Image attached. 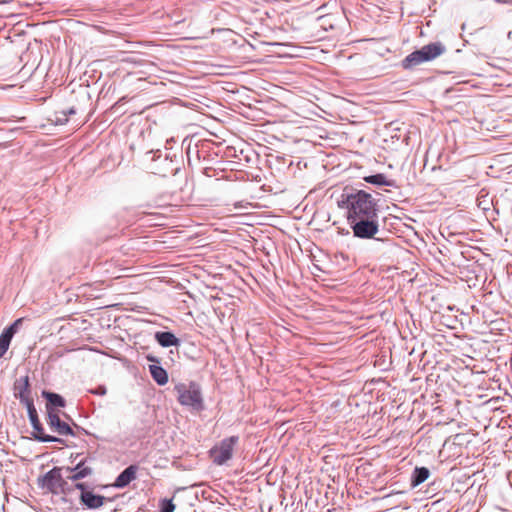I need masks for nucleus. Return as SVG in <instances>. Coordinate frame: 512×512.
Here are the masks:
<instances>
[{
  "label": "nucleus",
  "mask_w": 512,
  "mask_h": 512,
  "mask_svg": "<svg viewBox=\"0 0 512 512\" xmlns=\"http://www.w3.org/2000/svg\"><path fill=\"white\" fill-rule=\"evenodd\" d=\"M338 207L346 211L347 221L378 213L376 200L364 190L343 193L338 200Z\"/></svg>",
  "instance_id": "nucleus-1"
},
{
  "label": "nucleus",
  "mask_w": 512,
  "mask_h": 512,
  "mask_svg": "<svg viewBox=\"0 0 512 512\" xmlns=\"http://www.w3.org/2000/svg\"><path fill=\"white\" fill-rule=\"evenodd\" d=\"M446 47L441 42H432L424 45L418 50L408 54L402 61L401 66L405 70H411L416 66L432 61L444 54Z\"/></svg>",
  "instance_id": "nucleus-2"
},
{
  "label": "nucleus",
  "mask_w": 512,
  "mask_h": 512,
  "mask_svg": "<svg viewBox=\"0 0 512 512\" xmlns=\"http://www.w3.org/2000/svg\"><path fill=\"white\" fill-rule=\"evenodd\" d=\"M174 390L177 393V400L182 406L189 407L197 412L204 410L202 391L198 383H179Z\"/></svg>",
  "instance_id": "nucleus-3"
},
{
  "label": "nucleus",
  "mask_w": 512,
  "mask_h": 512,
  "mask_svg": "<svg viewBox=\"0 0 512 512\" xmlns=\"http://www.w3.org/2000/svg\"><path fill=\"white\" fill-rule=\"evenodd\" d=\"M348 224L352 229L353 235L360 239H371L379 231V216L378 213L369 215V217H360L348 220Z\"/></svg>",
  "instance_id": "nucleus-4"
},
{
  "label": "nucleus",
  "mask_w": 512,
  "mask_h": 512,
  "mask_svg": "<svg viewBox=\"0 0 512 512\" xmlns=\"http://www.w3.org/2000/svg\"><path fill=\"white\" fill-rule=\"evenodd\" d=\"M239 442V436L233 435L222 439L209 450L212 462L217 466L226 464L233 457L234 447Z\"/></svg>",
  "instance_id": "nucleus-5"
},
{
  "label": "nucleus",
  "mask_w": 512,
  "mask_h": 512,
  "mask_svg": "<svg viewBox=\"0 0 512 512\" xmlns=\"http://www.w3.org/2000/svg\"><path fill=\"white\" fill-rule=\"evenodd\" d=\"M66 484V481L62 477L60 467H54L38 478L39 487L53 494H58L63 491Z\"/></svg>",
  "instance_id": "nucleus-6"
},
{
  "label": "nucleus",
  "mask_w": 512,
  "mask_h": 512,
  "mask_svg": "<svg viewBox=\"0 0 512 512\" xmlns=\"http://www.w3.org/2000/svg\"><path fill=\"white\" fill-rule=\"evenodd\" d=\"M25 407L27 408L29 421L34 430V432L32 433V436L35 440H37L39 442H58V443L64 444L63 439L52 436V435L45 434L44 428L39 420L38 413H37L34 403H31Z\"/></svg>",
  "instance_id": "nucleus-7"
},
{
  "label": "nucleus",
  "mask_w": 512,
  "mask_h": 512,
  "mask_svg": "<svg viewBox=\"0 0 512 512\" xmlns=\"http://www.w3.org/2000/svg\"><path fill=\"white\" fill-rule=\"evenodd\" d=\"M30 383L29 377L23 376L18 378L14 383V396L19 399L20 403L24 406H27L31 403H34L33 399L30 396Z\"/></svg>",
  "instance_id": "nucleus-8"
},
{
  "label": "nucleus",
  "mask_w": 512,
  "mask_h": 512,
  "mask_svg": "<svg viewBox=\"0 0 512 512\" xmlns=\"http://www.w3.org/2000/svg\"><path fill=\"white\" fill-rule=\"evenodd\" d=\"M47 424L53 432L61 436L75 435L73 429L66 422L60 419L59 411L47 413Z\"/></svg>",
  "instance_id": "nucleus-9"
},
{
  "label": "nucleus",
  "mask_w": 512,
  "mask_h": 512,
  "mask_svg": "<svg viewBox=\"0 0 512 512\" xmlns=\"http://www.w3.org/2000/svg\"><path fill=\"white\" fill-rule=\"evenodd\" d=\"M42 397L46 399L47 413L57 411V408H63L66 406L65 399L58 393L43 390Z\"/></svg>",
  "instance_id": "nucleus-10"
},
{
  "label": "nucleus",
  "mask_w": 512,
  "mask_h": 512,
  "mask_svg": "<svg viewBox=\"0 0 512 512\" xmlns=\"http://www.w3.org/2000/svg\"><path fill=\"white\" fill-rule=\"evenodd\" d=\"M21 322V319L16 320L9 327L4 329V331L0 335V358L4 356L7 352L11 339L17 331L18 324Z\"/></svg>",
  "instance_id": "nucleus-11"
},
{
  "label": "nucleus",
  "mask_w": 512,
  "mask_h": 512,
  "mask_svg": "<svg viewBox=\"0 0 512 512\" xmlns=\"http://www.w3.org/2000/svg\"><path fill=\"white\" fill-rule=\"evenodd\" d=\"M138 467L136 465H130L125 468L116 478L114 487L124 488L128 486L134 479H136Z\"/></svg>",
  "instance_id": "nucleus-12"
},
{
  "label": "nucleus",
  "mask_w": 512,
  "mask_h": 512,
  "mask_svg": "<svg viewBox=\"0 0 512 512\" xmlns=\"http://www.w3.org/2000/svg\"><path fill=\"white\" fill-rule=\"evenodd\" d=\"M154 338L164 348L180 345V340L170 331H157Z\"/></svg>",
  "instance_id": "nucleus-13"
},
{
  "label": "nucleus",
  "mask_w": 512,
  "mask_h": 512,
  "mask_svg": "<svg viewBox=\"0 0 512 512\" xmlns=\"http://www.w3.org/2000/svg\"><path fill=\"white\" fill-rule=\"evenodd\" d=\"M80 500L83 505L89 509H97L104 503L105 498L102 495L94 494L92 492H82Z\"/></svg>",
  "instance_id": "nucleus-14"
},
{
  "label": "nucleus",
  "mask_w": 512,
  "mask_h": 512,
  "mask_svg": "<svg viewBox=\"0 0 512 512\" xmlns=\"http://www.w3.org/2000/svg\"><path fill=\"white\" fill-rule=\"evenodd\" d=\"M364 180L375 186L397 187L395 180L388 179L384 174L377 173L364 177Z\"/></svg>",
  "instance_id": "nucleus-15"
},
{
  "label": "nucleus",
  "mask_w": 512,
  "mask_h": 512,
  "mask_svg": "<svg viewBox=\"0 0 512 512\" xmlns=\"http://www.w3.org/2000/svg\"><path fill=\"white\" fill-rule=\"evenodd\" d=\"M149 372L153 378V380L158 385H165L168 382V373L167 371L160 365H150Z\"/></svg>",
  "instance_id": "nucleus-16"
},
{
  "label": "nucleus",
  "mask_w": 512,
  "mask_h": 512,
  "mask_svg": "<svg viewBox=\"0 0 512 512\" xmlns=\"http://www.w3.org/2000/svg\"><path fill=\"white\" fill-rule=\"evenodd\" d=\"M430 475V471L426 467H416L411 476V485L416 487L425 482Z\"/></svg>",
  "instance_id": "nucleus-17"
},
{
  "label": "nucleus",
  "mask_w": 512,
  "mask_h": 512,
  "mask_svg": "<svg viewBox=\"0 0 512 512\" xmlns=\"http://www.w3.org/2000/svg\"><path fill=\"white\" fill-rule=\"evenodd\" d=\"M83 464L84 462L81 461L74 468H68V470L74 472V474L69 477L72 481H78L92 474V469L83 467Z\"/></svg>",
  "instance_id": "nucleus-18"
},
{
  "label": "nucleus",
  "mask_w": 512,
  "mask_h": 512,
  "mask_svg": "<svg viewBox=\"0 0 512 512\" xmlns=\"http://www.w3.org/2000/svg\"><path fill=\"white\" fill-rule=\"evenodd\" d=\"M160 512H174L175 505L172 499H163L159 504Z\"/></svg>",
  "instance_id": "nucleus-19"
},
{
  "label": "nucleus",
  "mask_w": 512,
  "mask_h": 512,
  "mask_svg": "<svg viewBox=\"0 0 512 512\" xmlns=\"http://www.w3.org/2000/svg\"><path fill=\"white\" fill-rule=\"evenodd\" d=\"M68 121V117L66 116L65 113H63V111H57L55 113V123L57 125H64L66 124Z\"/></svg>",
  "instance_id": "nucleus-20"
},
{
  "label": "nucleus",
  "mask_w": 512,
  "mask_h": 512,
  "mask_svg": "<svg viewBox=\"0 0 512 512\" xmlns=\"http://www.w3.org/2000/svg\"><path fill=\"white\" fill-rule=\"evenodd\" d=\"M89 392L98 396H104L107 393V389L104 385H99L94 389H90Z\"/></svg>",
  "instance_id": "nucleus-21"
},
{
  "label": "nucleus",
  "mask_w": 512,
  "mask_h": 512,
  "mask_svg": "<svg viewBox=\"0 0 512 512\" xmlns=\"http://www.w3.org/2000/svg\"><path fill=\"white\" fill-rule=\"evenodd\" d=\"M146 359H147L149 362L156 363L155 365H159V363H160L159 358H157L156 356L150 355V354H148V355L146 356Z\"/></svg>",
  "instance_id": "nucleus-22"
},
{
  "label": "nucleus",
  "mask_w": 512,
  "mask_h": 512,
  "mask_svg": "<svg viewBox=\"0 0 512 512\" xmlns=\"http://www.w3.org/2000/svg\"><path fill=\"white\" fill-rule=\"evenodd\" d=\"M62 111H63V113H65V114H66V116H67V117H68L69 115H74V114L76 113V110H75L73 107H71V108H69V109H67V110H62Z\"/></svg>",
  "instance_id": "nucleus-23"
},
{
  "label": "nucleus",
  "mask_w": 512,
  "mask_h": 512,
  "mask_svg": "<svg viewBox=\"0 0 512 512\" xmlns=\"http://www.w3.org/2000/svg\"><path fill=\"white\" fill-rule=\"evenodd\" d=\"M75 487H76L77 489L81 490V493H82V492H86V491H85L86 486H85V484H84V483H77V484L75 485Z\"/></svg>",
  "instance_id": "nucleus-24"
}]
</instances>
